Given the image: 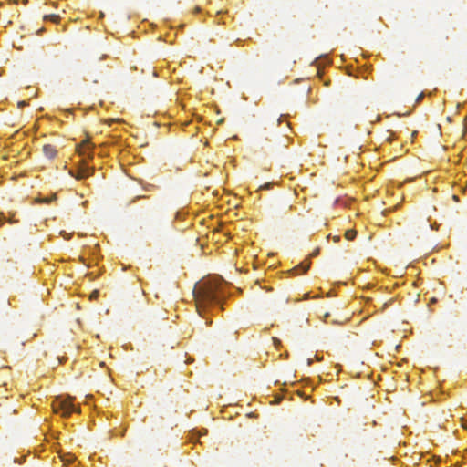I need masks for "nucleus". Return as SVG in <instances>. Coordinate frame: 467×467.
<instances>
[{
    "label": "nucleus",
    "mask_w": 467,
    "mask_h": 467,
    "mask_svg": "<svg viewBox=\"0 0 467 467\" xmlns=\"http://www.w3.org/2000/svg\"><path fill=\"white\" fill-rule=\"evenodd\" d=\"M196 307L201 308L212 305L221 304V282L217 279H209L198 284L193 290Z\"/></svg>",
    "instance_id": "1"
},
{
    "label": "nucleus",
    "mask_w": 467,
    "mask_h": 467,
    "mask_svg": "<svg viewBox=\"0 0 467 467\" xmlns=\"http://www.w3.org/2000/svg\"><path fill=\"white\" fill-rule=\"evenodd\" d=\"M52 408L55 413H59L62 417H69L71 413L79 410L73 404L71 397L63 398L61 396L53 400Z\"/></svg>",
    "instance_id": "2"
},
{
    "label": "nucleus",
    "mask_w": 467,
    "mask_h": 467,
    "mask_svg": "<svg viewBox=\"0 0 467 467\" xmlns=\"http://www.w3.org/2000/svg\"><path fill=\"white\" fill-rule=\"evenodd\" d=\"M93 173V169L92 168H89L88 166L87 165H83L81 166L77 174H75L72 171H69V174L72 176V177H75L76 179L78 180H82L84 178H87V177H89L90 175H92Z\"/></svg>",
    "instance_id": "3"
},
{
    "label": "nucleus",
    "mask_w": 467,
    "mask_h": 467,
    "mask_svg": "<svg viewBox=\"0 0 467 467\" xmlns=\"http://www.w3.org/2000/svg\"><path fill=\"white\" fill-rule=\"evenodd\" d=\"M90 148V141L89 140H84L81 144L78 147V152L79 155L87 157V158H92V153L89 150Z\"/></svg>",
    "instance_id": "4"
},
{
    "label": "nucleus",
    "mask_w": 467,
    "mask_h": 467,
    "mask_svg": "<svg viewBox=\"0 0 467 467\" xmlns=\"http://www.w3.org/2000/svg\"><path fill=\"white\" fill-rule=\"evenodd\" d=\"M57 150L55 148V146L51 145V144H45L43 146V153L45 154L46 157L49 158V159H53L56 157L57 155Z\"/></svg>",
    "instance_id": "5"
},
{
    "label": "nucleus",
    "mask_w": 467,
    "mask_h": 467,
    "mask_svg": "<svg viewBox=\"0 0 467 467\" xmlns=\"http://www.w3.org/2000/svg\"><path fill=\"white\" fill-rule=\"evenodd\" d=\"M59 457L64 465L73 464L76 461V457L71 453H63Z\"/></svg>",
    "instance_id": "6"
},
{
    "label": "nucleus",
    "mask_w": 467,
    "mask_h": 467,
    "mask_svg": "<svg viewBox=\"0 0 467 467\" xmlns=\"http://www.w3.org/2000/svg\"><path fill=\"white\" fill-rule=\"evenodd\" d=\"M356 234H357V232L355 230H352V229H349V230H347L346 233H345V237L349 240V241H352L355 239L356 237Z\"/></svg>",
    "instance_id": "7"
},
{
    "label": "nucleus",
    "mask_w": 467,
    "mask_h": 467,
    "mask_svg": "<svg viewBox=\"0 0 467 467\" xmlns=\"http://www.w3.org/2000/svg\"><path fill=\"white\" fill-rule=\"evenodd\" d=\"M309 263L303 262L300 265H298L294 271H297L298 269H302V273H306L309 269Z\"/></svg>",
    "instance_id": "8"
},
{
    "label": "nucleus",
    "mask_w": 467,
    "mask_h": 467,
    "mask_svg": "<svg viewBox=\"0 0 467 467\" xmlns=\"http://www.w3.org/2000/svg\"><path fill=\"white\" fill-rule=\"evenodd\" d=\"M44 18H45V20H48L53 23H57L59 21L60 17L58 15L51 14V15L45 16Z\"/></svg>",
    "instance_id": "9"
},
{
    "label": "nucleus",
    "mask_w": 467,
    "mask_h": 467,
    "mask_svg": "<svg viewBox=\"0 0 467 467\" xmlns=\"http://www.w3.org/2000/svg\"><path fill=\"white\" fill-rule=\"evenodd\" d=\"M99 296V291L95 290L90 294V298L96 299Z\"/></svg>",
    "instance_id": "10"
},
{
    "label": "nucleus",
    "mask_w": 467,
    "mask_h": 467,
    "mask_svg": "<svg viewBox=\"0 0 467 467\" xmlns=\"http://www.w3.org/2000/svg\"><path fill=\"white\" fill-rule=\"evenodd\" d=\"M53 199H56L55 195L50 199H48V198L42 199L40 202H45V203H49Z\"/></svg>",
    "instance_id": "11"
},
{
    "label": "nucleus",
    "mask_w": 467,
    "mask_h": 467,
    "mask_svg": "<svg viewBox=\"0 0 467 467\" xmlns=\"http://www.w3.org/2000/svg\"><path fill=\"white\" fill-rule=\"evenodd\" d=\"M155 188H156V187H155V185H153V184H149L147 187H144V189H145L146 191H152V190H154Z\"/></svg>",
    "instance_id": "12"
},
{
    "label": "nucleus",
    "mask_w": 467,
    "mask_h": 467,
    "mask_svg": "<svg viewBox=\"0 0 467 467\" xmlns=\"http://www.w3.org/2000/svg\"><path fill=\"white\" fill-rule=\"evenodd\" d=\"M339 240H340V237H339V236H335V237H334V241H335V242H338Z\"/></svg>",
    "instance_id": "13"
},
{
    "label": "nucleus",
    "mask_w": 467,
    "mask_h": 467,
    "mask_svg": "<svg viewBox=\"0 0 467 467\" xmlns=\"http://www.w3.org/2000/svg\"><path fill=\"white\" fill-rule=\"evenodd\" d=\"M25 104H26V102H25V101H22V102H19V103H18L19 107L24 106Z\"/></svg>",
    "instance_id": "14"
},
{
    "label": "nucleus",
    "mask_w": 467,
    "mask_h": 467,
    "mask_svg": "<svg viewBox=\"0 0 467 467\" xmlns=\"http://www.w3.org/2000/svg\"><path fill=\"white\" fill-rule=\"evenodd\" d=\"M463 428L467 430V420L462 424Z\"/></svg>",
    "instance_id": "15"
},
{
    "label": "nucleus",
    "mask_w": 467,
    "mask_h": 467,
    "mask_svg": "<svg viewBox=\"0 0 467 467\" xmlns=\"http://www.w3.org/2000/svg\"><path fill=\"white\" fill-rule=\"evenodd\" d=\"M328 316H329V314H328V313H325V314H324V317H327Z\"/></svg>",
    "instance_id": "16"
},
{
    "label": "nucleus",
    "mask_w": 467,
    "mask_h": 467,
    "mask_svg": "<svg viewBox=\"0 0 467 467\" xmlns=\"http://www.w3.org/2000/svg\"><path fill=\"white\" fill-rule=\"evenodd\" d=\"M278 125L281 123V118L278 119Z\"/></svg>",
    "instance_id": "17"
},
{
    "label": "nucleus",
    "mask_w": 467,
    "mask_h": 467,
    "mask_svg": "<svg viewBox=\"0 0 467 467\" xmlns=\"http://www.w3.org/2000/svg\"><path fill=\"white\" fill-rule=\"evenodd\" d=\"M422 98V95L418 96V99H420Z\"/></svg>",
    "instance_id": "18"
},
{
    "label": "nucleus",
    "mask_w": 467,
    "mask_h": 467,
    "mask_svg": "<svg viewBox=\"0 0 467 467\" xmlns=\"http://www.w3.org/2000/svg\"><path fill=\"white\" fill-rule=\"evenodd\" d=\"M422 98V95L418 96V99H420Z\"/></svg>",
    "instance_id": "19"
},
{
    "label": "nucleus",
    "mask_w": 467,
    "mask_h": 467,
    "mask_svg": "<svg viewBox=\"0 0 467 467\" xmlns=\"http://www.w3.org/2000/svg\"><path fill=\"white\" fill-rule=\"evenodd\" d=\"M422 98V95L418 96V99H420Z\"/></svg>",
    "instance_id": "20"
},
{
    "label": "nucleus",
    "mask_w": 467,
    "mask_h": 467,
    "mask_svg": "<svg viewBox=\"0 0 467 467\" xmlns=\"http://www.w3.org/2000/svg\"><path fill=\"white\" fill-rule=\"evenodd\" d=\"M422 98V95L418 96V99H420Z\"/></svg>",
    "instance_id": "21"
}]
</instances>
